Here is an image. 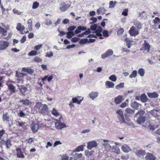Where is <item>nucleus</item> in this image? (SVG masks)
Returning a JSON list of instances; mask_svg holds the SVG:
<instances>
[{"label": "nucleus", "mask_w": 160, "mask_h": 160, "mask_svg": "<svg viewBox=\"0 0 160 160\" xmlns=\"http://www.w3.org/2000/svg\"><path fill=\"white\" fill-rule=\"evenodd\" d=\"M139 29L133 26L130 28L128 32L131 36H135L139 34Z\"/></svg>", "instance_id": "f257e3e1"}, {"label": "nucleus", "mask_w": 160, "mask_h": 160, "mask_svg": "<svg viewBox=\"0 0 160 160\" xmlns=\"http://www.w3.org/2000/svg\"><path fill=\"white\" fill-rule=\"evenodd\" d=\"M98 146L97 142L95 141L92 140L87 142V148L88 149L91 150L92 148H96Z\"/></svg>", "instance_id": "f03ea898"}, {"label": "nucleus", "mask_w": 160, "mask_h": 160, "mask_svg": "<svg viewBox=\"0 0 160 160\" xmlns=\"http://www.w3.org/2000/svg\"><path fill=\"white\" fill-rule=\"evenodd\" d=\"M26 75L23 73H20L18 72L17 71H16V76L18 78H19L20 80H18L17 82L18 84H22L23 82V81L22 80L24 76Z\"/></svg>", "instance_id": "7ed1b4c3"}, {"label": "nucleus", "mask_w": 160, "mask_h": 160, "mask_svg": "<svg viewBox=\"0 0 160 160\" xmlns=\"http://www.w3.org/2000/svg\"><path fill=\"white\" fill-rule=\"evenodd\" d=\"M108 141L107 139H103L102 141L101 142V144L104 147L106 150L109 151L111 150L112 147L108 142Z\"/></svg>", "instance_id": "20e7f679"}, {"label": "nucleus", "mask_w": 160, "mask_h": 160, "mask_svg": "<svg viewBox=\"0 0 160 160\" xmlns=\"http://www.w3.org/2000/svg\"><path fill=\"white\" fill-rule=\"evenodd\" d=\"M14 82L10 80L7 82V84L8 86V88L12 92H14L15 91V87L12 84Z\"/></svg>", "instance_id": "39448f33"}, {"label": "nucleus", "mask_w": 160, "mask_h": 160, "mask_svg": "<svg viewBox=\"0 0 160 160\" xmlns=\"http://www.w3.org/2000/svg\"><path fill=\"white\" fill-rule=\"evenodd\" d=\"M113 53V51L112 50L109 49L107 50L105 53L102 54L101 56V58L102 59L105 58L112 56Z\"/></svg>", "instance_id": "423d86ee"}, {"label": "nucleus", "mask_w": 160, "mask_h": 160, "mask_svg": "<svg viewBox=\"0 0 160 160\" xmlns=\"http://www.w3.org/2000/svg\"><path fill=\"white\" fill-rule=\"evenodd\" d=\"M159 111V109L156 110L154 109L149 111V112L154 117L159 118L160 117V116L158 114V112Z\"/></svg>", "instance_id": "0eeeda50"}, {"label": "nucleus", "mask_w": 160, "mask_h": 160, "mask_svg": "<svg viewBox=\"0 0 160 160\" xmlns=\"http://www.w3.org/2000/svg\"><path fill=\"white\" fill-rule=\"evenodd\" d=\"M9 43L6 41H1L0 42V49L4 50L6 49L9 46Z\"/></svg>", "instance_id": "6e6552de"}, {"label": "nucleus", "mask_w": 160, "mask_h": 160, "mask_svg": "<svg viewBox=\"0 0 160 160\" xmlns=\"http://www.w3.org/2000/svg\"><path fill=\"white\" fill-rule=\"evenodd\" d=\"M144 52L145 53L148 52L149 51L150 48L149 44L146 40L144 41L143 44Z\"/></svg>", "instance_id": "1a4fd4ad"}, {"label": "nucleus", "mask_w": 160, "mask_h": 160, "mask_svg": "<svg viewBox=\"0 0 160 160\" xmlns=\"http://www.w3.org/2000/svg\"><path fill=\"white\" fill-rule=\"evenodd\" d=\"M102 30V28L101 27H99L98 28L96 31L95 32L96 35H97V36L99 37L100 39H102L103 38L102 35L101 33Z\"/></svg>", "instance_id": "9d476101"}, {"label": "nucleus", "mask_w": 160, "mask_h": 160, "mask_svg": "<svg viewBox=\"0 0 160 160\" xmlns=\"http://www.w3.org/2000/svg\"><path fill=\"white\" fill-rule=\"evenodd\" d=\"M55 127L57 129H62L66 126V125L63 123L59 122L55 123Z\"/></svg>", "instance_id": "9b49d317"}, {"label": "nucleus", "mask_w": 160, "mask_h": 160, "mask_svg": "<svg viewBox=\"0 0 160 160\" xmlns=\"http://www.w3.org/2000/svg\"><path fill=\"white\" fill-rule=\"evenodd\" d=\"M17 155L18 158H24L25 157L21 149L18 148L16 149Z\"/></svg>", "instance_id": "f8f14e48"}, {"label": "nucleus", "mask_w": 160, "mask_h": 160, "mask_svg": "<svg viewBox=\"0 0 160 160\" xmlns=\"http://www.w3.org/2000/svg\"><path fill=\"white\" fill-rule=\"evenodd\" d=\"M17 86L18 87V88L20 91V93L21 94L24 95L27 88L25 87H22V84H17Z\"/></svg>", "instance_id": "ddd939ff"}, {"label": "nucleus", "mask_w": 160, "mask_h": 160, "mask_svg": "<svg viewBox=\"0 0 160 160\" xmlns=\"http://www.w3.org/2000/svg\"><path fill=\"white\" fill-rule=\"evenodd\" d=\"M136 154L140 157H142L145 154L146 152L142 150H137L135 152Z\"/></svg>", "instance_id": "4468645a"}, {"label": "nucleus", "mask_w": 160, "mask_h": 160, "mask_svg": "<svg viewBox=\"0 0 160 160\" xmlns=\"http://www.w3.org/2000/svg\"><path fill=\"white\" fill-rule=\"evenodd\" d=\"M147 94L148 97L151 98H157L159 96L158 94L156 92H148Z\"/></svg>", "instance_id": "2eb2a0df"}, {"label": "nucleus", "mask_w": 160, "mask_h": 160, "mask_svg": "<svg viewBox=\"0 0 160 160\" xmlns=\"http://www.w3.org/2000/svg\"><path fill=\"white\" fill-rule=\"evenodd\" d=\"M145 158L146 160H155V157L152 153H148L145 156Z\"/></svg>", "instance_id": "dca6fc26"}, {"label": "nucleus", "mask_w": 160, "mask_h": 160, "mask_svg": "<svg viewBox=\"0 0 160 160\" xmlns=\"http://www.w3.org/2000/svg\"><path fill=\"white\" fill-rule=\"evenodd\" d=\"M121 149L125 152H128L131 151L130 148L126 144L123 145L121 147Z\"/></svg>", "instance_id": "f3484780"}, {"label": "nucleus", "mask_w": 160, "mask_h": 160, "mask_svg": "<svg viewBox=\"0 0 160 160\" xmlns=\"http://www.w3.org/2000/svg\"><path fill=\"white\" fill-rule=\"evenodd\" d=\"M98 95V92H92L89 94L90 98L92 100L96 98Z\"/></svg>", "instance_id": "a211bd4d"}, {"label": "nucleus", "mask_w": 160, "mask_h": 160, "mask_svg": "<svg viewBox=\"0 0 160 160\" xmlns=\"http://www.w3.org/2000/svg\"><path fill=\"white\" fill-rule=\"evenodd\" d=\"M114 85V83L110 81H106L105 83V86L107 88H113Z\"/></svg>", "instance_id": "6ab92c4d"}, {"label": "nucleus", "mask_w": 160, "mask_h": 160, "mask_svg": "<svg viewBox=\"0 0 160 160\" xmlns=\"http://www.w3.org/2000/svg\"><path fill=\"white\" fill-rule=\"evenodd\" d=\"M48 111V106L46 104H44L43 108L40 110L39 112L42 114L45 113L47 112Z\"/></svg>", "instance_id": "aec40b11"}, {"label": "nucleus", "mask_w": 160, "mask_h": 160, "mask_svg": "<svg viewBox=\"0 0 160 160\" xmlns=\"http://www.w3.org/2000/svg\"><path fill=\"white\" fill-rule=\"evenodd\" d=\"M145 119L146 118L145 117L139 116L137 120V122L139 124H141L145 121Z\"/></svg>", "instance_id": "412c9836"}, {"label": "nucleus", "mask_w": 160, "mask_h": 160, "mask_svg": "<svg viewBox=\"0 0 160 160\" xmlns=\"http://www.w3.org/2000/svg\"><path fill=\"white\" fill-rule=\"evenodd\" d=\"M122 100V96L121 95H119L115 98L114 101L117 104L120 103Z\"/></svg>", "instance_id": "4be33fe9"}, {"label": "nucleus", "mask_w": 160, "mask_h": 160, "mask_svg": "<svg viewBox=\"0 0 160 160\" xmlns=\"http://www.w3.org/2000/svg\"><path fill=\"white\" fill-rule=\"evenodd\" d=\"M39 126L38 124L33 123L32 125L31 129L33 132H35L38 131Z\"/></svg>", "instance_id": "5701e85b"}, {"label": "nucleus", "mask_w": 160, "mask_h": 160, "mask_svg": "<svg viewBox=\"0 0 160 160\" xmlns=\"http://www.w3.org/2000/svg\"><path fill=\"white\" fill-rule=\"evenodd\" d=\"M106 9L103 7L99 8L97 10V13L98 14H104L105 13Z\"/></svg>", "instance_id": "b1692460"}, {"label": "nucleus", "mask_w": 160, "mask_h": 160, "mask_svg": "<svg viewBox=\"0 0 160 160\" xmlns=\"http://www.w3.org/2000/svg\"><path fill=\"white\" fill-rule=\"evenodd\" d=\"M70 6L71 5L70 4H65L64 6L60 7L59 8V9L62 12H64L68 9L70 7Z\"/></svg>", "instance_id": "393cba45"}, {"label": "nucleus", "mask_w": 160, "mask_h": 160, "mask_svg": "<svg viewBox=\"0 0 160 160\" xmlns=\"http://www.w3.org/2000/svg\"><path fill=\"white\" fill-rule=\"evenodd\" d=\"M78 97H74L72 98V100L71 101L74 103H77L78 104H80L83 99L78 100Z\"/></svg>", "instance_id": "a878e982"}, {"label": "nucleus", "mask_w": 160, "mask_h": 160, "mask_svg": "<svg viewBox=\"0 0 160 160\" xmlns=\"http://www.w3.org/2000/svg\"><path fill=\"white\" fill-rule=\"evenodd\" d=\"M72 155L74 157V159L76 160L81 158L82 156V154L81 153H76V152L73 153V151L72 153Z\"/></svg>", "instance_id": "bb28decb"}, {"label": "nucleus", "mask_w": 160, "mask_h": 160, "mask_svg": "<svg viewBox=\"0 0 160 160\" xmlns=\"http://www.w3.org/2000/svg\"><path fill=\"white\" fill-rule=\"evenodd\" d=\"M112 150L113 152L118 154L120 153V151L119 148L116 146H113L112 147Z\"/></svg>", "instance_id": "cd10ccee"}, {"label": "nucleus", "mask_w": 160, "mask_h": 160, "mask_svg": "<svg viewBox=\"0 0 160 160\" xmlns=\"http://www.w3.org/2000/svg\"><path fill=\"white\" fill-rule=\"evenodd\" d=\"M53 78V76L52 75L49 76L48 75L45 76L43 78H42V80L43 81H45L46 79L48 82H50Z\"/></svg>", "instance_id": "c85d7f7f"}, {"label": "nucleus", "mask_w": 160, "mask_h": 160, "mask_svg": "<svg viewBox=\"0 0 160 160\" xmlns=\"http://www.w3.org/2000/svg\"><path fill=\"white\" fill-rule=\"evenodd\" d=\"M134 25L137 27V28L139 30L141 28L142 25L140 22L138 21H135L133 22Z\"/></svg>", "instance_id": "c756f323"}, {"label": "nucleus", "mask_w": 160, "mask_h": 160, "mask_svg": "<svg viewBox=\"0 0 160 160\" xmlns=\"http://www.w3.org/2000/svg\"><path fill=\"white\" fill-rule=\"evenodd\" d=\"M141 101L143 102H147L148 98L147 96L145 94H142L140 97Z\"/></svg>", "instance_id": "7c9ffc66"}, {"label": "nucleus", "mask_w": 160, "mask_h": 160, "mask_svg": "<svg viewBox=\"0 0 160 160\" xmlns=\"http://www.w3.org/2000/svg\"><path fill=\"white\" fill-rule=\"evenodd\" d=\"M140 104L136 102H134L132 103L131 106L134 109H137Z\"/></svg>", "instance_id": "2f4dec72"}, {"label": "nucleus", "mask_w": 160, "mask_h": 160, "mask_svg": "<svg viewBox=\"0 0 160 160\" xmlns=\"http://www.w3.org/2000/svg\"><path fill=\"white\" fill-rule=\"evenodd\" d=\"M19 102H22V104L26 106L29 105L31 103L30 101L27 99L20 100Z\"/></svg>", "instance_id": "473e14b6"}, {"label": "nucleus", "mask_w": 160, "mask_h": 160, "mask_svg": "<svg viewBox=\"0 0 160 160\" xmlns=\"http://www.w3.org/2000/svg\"><path fill=\"white\" fill-rule=\"evenodd\" d=\"M7 31L5 29L0 26V33L3 36H6L7 34Z\"/></svg>", "instance_id": "72a5a7b5"}, {"label": "nucleus", "mask_w": 160, "mask_h": 160, "mask_svg": "<svg viewBox=\"0 0 160 160\" xmlns=\"http://www.w3.org/2000/svg\"><path fill=\"white\" fill-rule=\"evenodd\" d=\"M84 150L83 148H82V146L81 145L77 147L73 151V153H75L76 152H79L80 151H82Z\"/></svg>", "instance_id": "f704fd0d"}, {"label": "nucleus", "mask_w": 160, "mask_h": 160, "mask_svg": "<svg viewBox=\"0 0 160 160\" xmlns=\"http://www.w3.org/2000/svg\"><path fill=\"white\" fill-rule=\"evenodd\" d=\"M67 38L68 39H70L72 38L73 36L75 35V34L73 32H68L67 33Z\"/></svg>", "instance_id": "c9c22d12"}, {"label": "nucleus", "mask_w": 160, "mask_h": 160, "mask_svg": "<svg viewBox=\"0 0 160 160\" xmlns=\"http://www.w3.org/2000/svg\"><path fill=\"white\" fill-rule=\"evenodd\" d=\"M137 72L136 70L133 71L129 75L130 78H135L137 76Z\"/></svg>", "instance_id": "e433bc0d"}, {"label": "nucleus", "mask_w": 160, "mask_h": 160, "mask_svg": "<svg viewBox=\"0 0 160 160\" xmlns=\"http://www.w3.org/2000/svg\"><path fill=\"white\" fill-rule=\"evenodd\" d=\"M17 125L20 127H22L24 129L25 126L27 125L26 123L22 122H18Z\"/></svg>", "instance_id": "4c0bfd02"}, {"label": "nucleus", "mask_w": 160, "mask_h": 160, "mask_svg": "<svg viewBox=\"0 0 160 160\" xmlns=\"http://www.w3.org/2000/svg\"><path fill=\"white\" fill-rule=\"evenodd\" d=\"M125 112L129 114H133L134 112V110L131 109L130 108H127L125 110Z\"/></svg>", "instance_id": "58836bf2"}, {"label": "nucleus", "mask_w": 160, "mask_h": 160, "mask_svg": "<svg viewBox=\"0 0 160 160\" xmlns=\"http://www.w3.org/2000/svg\"><path fill=\"white\" fill-rule=\"evenodd\" d=\"M38 52L35 50H32L28 53L29 56H33L38 55Z\"/></svg>", "instance_id": "ea45409f"}, {"label": "nucleus", "mask_w": 160, "mask_h": 160, "mask_svg": "<svg viewBox=\"0 0 160 160\" xmlns=\"http://www.w3.org/2000/svg\"><path fill=\"white\" fill-rule=\"evenodd\" d=\"M128 103V100L127 99L125 102L122 103L120 105V107L121 108H124L127 107Z\"/></svg>", "instance_id": "a19ab883"}, {"label": "nucleus", "mask_w": 160, "mask_h": 160, "mask_svg": "<svg viewBox=\"0 0 160 160\" xmlns=\"http://www.w3.org/2000/svg\"><path fill=\"white\" fill-rule=\"evenodd\" d=\"M94 152V151H89L87 150H86L85 151V154L86 156L89 157L92 155V153H93Z\"/></svg>", "instance_id": "79ce46f5"}, {"label": "nucleus", "mask_w": 160, "mask_h": 160, "mask_svg": "<svg viewBox=\"0 0 160 160\" xmlns=\"http://www.w3.org/2000/svg\"><path fill=\"white\" fill-rule=\"evenodd\" d=\"M138 74L141 76L143 77L144 74V71L143 68H140L138 71Z\"/></svg>", "instance_id": "37998d69"}, {"label": "nucleus", "mask_w": 160, "mask_h": 160, "mask_svg": "<svg viewBox=\"0 0 160 160\" xmlns=\"http://www.w3.org/2000/svg\"><path fill=\"white\" fill-rule=\"evenodd\" d=\"M52 113L56 117H58L59 115L58 112L55 108L53 109L52 111Z\"/></svg>", "instance_id": "c03bdc74"}, {"label": "nucleus", "mask_w": 160, "mask_h": 160, "mask_svg": "<svg viewBox=\"0 0 160 160\" xmlns=\"http://www.w3.org/2000/svg\"><path fill=\"white\" fill-rule=\"evenodd\" d=\"M9 118V117L8 114L6 113L3 115V119L4 121H8Z\"/></svg>", "instance_id": "a18cd8bd"}, {"label": "nucleus", "mask_w": 160, "mask_h": 160, "mask_svg": "<svg viewBox=\"0 0 160 160\" xmlns=\"http://www.w3.org/2000/svg\"><path fill=\"white\" fill-rule=\"evenodd\" d=\"M124 83L123 82H122L119 84L117 85L115 87L116 89H119L120 88H122L124 87Z\"/></svg>", "instance_id": "49530a36"}, {"label": "nucleus", "mask_w": 160, "mask_h": 160, "mask_svg": "<svg viewBox=\"0 0 160 160\" xmlns=\"http://www.w3.org/2000/svg\"><path fill=\"white\" fill-rule=\"evenodd\" d=\"M42 104L40 102H37L35 105V108L37 109L40 110V108L42 107Z\"/></svg>", "instance_id": "de8ad7c7"}, {"label": "nucleus", "mask_w": 160, "mask_h": 160, "mask_svg": "<svg viewBox=\"0 0 160 160\" xmlns=\"http://www.w3.org/2000/svg\"><path fill=\"white\" fill-rule=\"evenodd\" d=\"M109 79L112 82H115L116 81L117 78L114 75H112L109 77Z\"/></svg>", "instance_id": "09e8293b"}, {"label": "nucleus", "mask_w": 160, "mask_h": 160, "mask_svg": "<svg viewBox=\"0 0 160 160\" xmlns=\"http://www.w3.org/2000/svg\"><path fill=\"white\" fill-rule=\"evenodd\" d=\"M39 6V3L37 2H33L32 6V8L33 9L37 8Z\"/></svg>", "instance_id": "8fccbe9b"}, {"label": "nucleus", "mask_w": 160, "mask_h": 160, "mask_svg": "<svg viewBox=\"0 0 160 160\" xmlns=\"http://www.w3.org/2000/svg\"><path fill=\"white\" fill-rule=\"evenodd\" d=\"M157 128V127L153 125L149 124L148 126V128L150 130L152 131H154L155 129Z\"/></svg>", "instance_id": "3c124183"}, {"label": "nucleus", "mask_w": 160, "mask_h": 160, "mask_svg": "<svg viewBox=\"0 0 160 160\" xmlns=\"http://www.w3.org/2000/svg\"><path fill=\"white\" fill-rule=\"evenodd\" d=\"M118 118L119 119L120 122L121 123H124L125 122V121L124 119V116H118Z\"/></svg>", "instance_id": "603ef678"}, {"label": "nucleus", "mask_w": 160, "mask_h": 160, "mask_svg": "<svg viewBox=\"0 0 160 160\" xmlns=\"http://www.w3.org/2000/svg\"><path fill=\"white\" fill-rule=\"evenodd\" d=\"M42 44H38V45L35 46L34 47V50H39L42 48Z\"/></svg>", "instance_id": "864d4df0"}, {"label": "nucleus", "mask_w": 160, "mask_h": 160, "mask_svg": "<svg viewBox=\"0 0 160 160\" xmlns=\"http://www.w3.org/2000/svg\"><path fill=\"white\" fill-rule=\"evenodd\" d=\"M145 112L142 110H140L138 111L135 115V117H137L138 115H143L145 113Z\"/></svg>", "instance_id": "5fc2aeb1"}, {"label": "nucleus", "mask_w": 160, "mask_h": 160, "mask_svg": "<svg viewBox=\"0 0 160 160\" xmlns=\"http://www.w3.org/2000/svg\"><path fill=\"white\" fill-rule=\"evenodd\" d=\"M22 25L20 23H18L17 24V26L16 27V29L18 31L21 32V28Z\"/></svg>", "instance_id": "6e6d98bb"}, {"label": "nucleus", "mask_w": 160, "mask_h": 160, "mask_svg": "<svg viewBox=\"0 0 160 160\" xmlns=\"http://www.w3.org/2000/svg\"><path fill=\"white\" fill-rule=\"evenodd\" d=\"M116 3V2L110 1L109 2V8H114Z\"/></svg>", "instance_id": "4d7b16f0"}, {"label": "nucleus", "mask_w": 160, "mask_h": 160, "mask_svg": "<svg viewBox=\"0 0 160 160\" xmlns=\"http://www.w3.org/2000/svg\"><path fill=\"white\" fill-rule=\"evenodd\" d=\"M52 23V22L50 19H47L45 22V23L46 25L49 26L51 25Z\"/></svg>", "instance_id": "13d9d810"}, {"label": "nucleus", "mask_w": 160, "mask_h": 160, "mask_svg": "<svg viewBox=\"0 0 160 160\" xmlns=\"http://www.w3.org/2000/svg\"><path fill=\"white\" fill-rule=\"evenodd\" d=\"M53 53L51 52H48L46 53L45 57H46L51 58L53 56Z\"/></svg>", "instance_id": "bf43d9fd"}, {"label": "nucleus", "mask_w": 160, "mask_h": 160, "mask_svg": "<svg viewBox=\"0 0 160 160\" xmlns=\"http://www.w3.org/2000/svg\"><path fill=\"white\" fill-rule=\"evenodd\" d=\"M44 81L42 80V79L41 81L40 79L38 80V84L40 86L41 88H42V85L44 84Z\"/></svg>", "instance_id": "052dcab7"}, {"label": "nucleus", "mask_w": 160, "mask_h": 160, "mask_svg": "<svg viewBox=\"0 0 160 160\" xmlns=\"http://www.w3.org/2000/svg\"><path fill=\"white\" fill-rule=\"evenodd\" d=\"M76 28V26H72L69 27L68 28V30L69 32H73V31Z\"/></svg>", "instance_id": "680f3d73"}, {"label": "nucleus", "mask_w": 160, "mask_h": 160, "mask_svg": "<svg viewBox=\"0 0 160 160\" xmlns=\"http://www.w3.org/2000/svg\"><path fill=\"white\" fill-rule=\"evenodd\" d=\"M87 41L88 39H83L81 40L79 42L80 44H83L87 43Z\"/></svg>", "instance_id": "e2e57ef3"}, {"label": "nucleus", "mask_w": 160, "mask_h": 160, "mask_svg": "<svg viewBox=\"0 0 160 160\" xmlns=\"http://www.w3.org/2000/svg\"><path fill=\"white\" fill-rule=\"evenodd\" d=\"M80 39L77 37H74L72 38L71 41L72 42H77L79 41Z\"/></svg>", "instance_id": "0e129e2a"}, {"label": "nucleus", "mask_w": 160, "mask_h": 160, "mask_svg": "<svg viewBox=\"0 0 160 160\" xmlns=\"http://www.w3.org/2000/svg\"><path fill=\"white\" fill-rule=\"evenodd\" d=\"M6 145L7 148L9 149L10 148V147L11 146V144L9 140H8L6 141Z\"/></svg>", "instance_id": "69168bd1"}, {"label": "nucleus", "mask_w": 160, "mask_h": 160, "mask_svg": "<svg viewBox=\"0 0 160 160\" xmlns=\"http://www.w3.org/2000/svg\"><path fill=\"white\" fill-rule=\"evenodd\" d=\"M34 61L35 62H42V59L38 57H36L34 58Z\"/></svg>", "instance_id": "338daca9"}, {"label": "nucleus", "mask_w": 160, "mask_h": 160, "mask_svg": "<svg viewBox=\"0 0 160 160\" xmlns=\"http://www.w3.org/2000/svg\"><path fill=\"white\" fill-rule=\"evenodd\" d=\"M124 30L122 28H120L117 32V34L118 35H122L123 32Z\"/></svg>", "instance_id": "774afa93"}]
</instances>
